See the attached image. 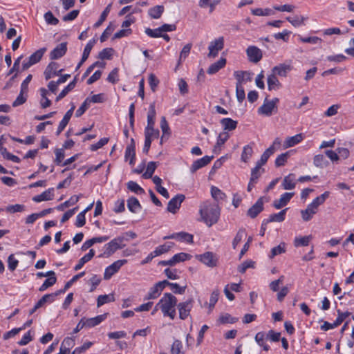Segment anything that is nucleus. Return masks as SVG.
Masks as SVG:
<instances>
[{"instance_id":"nucleus-1","label":"nucleus","mask_w":354,"mask_h":354,"mask_svg":"<svg viewBox=\"0 0 354 354\" xmlns=\"http://www.w3.org/2000/svg\"><path fill=\"white\" fill-rule=\"evenodd\" d=\"M201 219L208 227L216 223L220 216V208L215 203L204 202L199 210Z\"/></svg>"},{"instance_id":"nucleus-2","label":"nucleus","mask_w":354,"mask_h":354,"mask_svg":"<svg viewBox=\"0 0 354 354\" xmlns=\"http://www.w3.org/2000/svg\"><path fill=\"white\" fill-rule=\"evenodd\" d=\"M177 298L171 293H165L163 297L156 304V307H159L164 317H169L171 319L176 317V308L177 306Z\"/></svg>"},{"instance_id":"nucleus-3","label":"nucleus","mask_w":354,"mask_h":354,"mask_svg":"<svg viewBox=\"0 0 354 354\" xmlns=\"http://www.w3.org/2000/svg\"><path fill=\"white\" fill-rule=\"evenodd\" d=\"M124 241H129V239L124 236H119L105 244L104 246V251L103 255L110 257L118 250L124 248L125 244H124L123 242Z\"/></svg>"},{"instance_id":"nucleus-4","label":"nucleus","mask_w":354,"mask_h":354,"mask_svg":"<svg viewBox=\"0 0 354 354\" xmlns=\"http://www.w3.org/2000/svg\"><path fill=\"white\" fill-rule=\"evenodd\" d=\"M279 102V98L274 97L272 100H268L266 97L263 104L258 109V113L266 116H270L272 113L277 112V103Z\"/></svg>"},{"instance_id":"nucleus-5","label":"nucleus","mask_w":354,"mask_h":354,"mask_svg":"<svg viewBox=\"0 0 354 354\" xmlns=\"http://www.w3.org/2000/svg\"><path fill=\"white\" fill-rule=\"evenodd\" d=\"M196 259L209 268L217 266L218 261L217 255L212 252H206L197 255Z\"/></svg>"},{"instance_id":"nucleus-6","label":"nucleus","mask_w":354,"mask_h":354,"mask_svg":"<svg viewBox=\"0 0 354 354\" xmlns=\"http://www.w3.org/2000/svg\"><path fill=\"white\" fill-rule=\"evenodd\" d=\"M193 305L194 299L192 298L178 304L177 308L179 312V318L180 319L185 320L189 316Z\"/></svg>"},{"instance_id":"nucleus-7","label":"nucleus","mask_w":354,"mask_h":354,"mask_svg":"<svg viewBox=\"0 0 354 354\" xmlns=\"http://www.w3.org/2000/svg\"><path fill=\"white\" fill-rule=\"evenodd\" d=\"M224 47V38L220 37L218 39L210 42L208 49L209 53L207 54L208 57H215L218 55V53Z\"/></svg>"},{"instance_id":"nucleus-8","label":"nucleus","mask_w":354,"mask_h":354,"mask_svg":"<svg viewBox=\"0 0 354 354\" xmlns=\"http://www.w3.org/2000/svg\"><path fill=\"white\" fill-rule=\"evenodd\" d=\"M338 317L333 324H330L328 322H324V324L321 326V329L323 330H328L329 329H332L339 326L343 321L350 315L349 312L342 313L339 310H337Z\"/></svg>"},{"instance_id":"nucleus-9","label":"nucleus","mask_w":354,"mask_h":354,"mask_svg":"<svg viewBox=\"0 0 354 354\" xmlns=\"http://www.w3.org/2000/svg\"><path fill=\"white\" fill-rule=\"evenodd\" d=\"M127 260L126 259H120L113 262L106 268L104 273V279L106 280L109 279L123 265L127 263Z\"/></svg>"},{"instance_id":"nucleus-10","label":"nucleus","mask_w":354,"mask_h":354,"mask_svg":"<svg viewBox=\"0 0 354 354\" xmlns=\"http://www.w3.org/2000/svg\"><path fill=\"white\" fill-rule=\"evenodd\" d=\"M63 71V69L59 68V64L57 62H51L46 66L44 75L45 79L48 80L56 75H61Z\"/></svg>"},{"instance_id":"nucleus-11","label":"nucleus","mask_w":354,"mask_h":354,"mask_svg":"<svg viewBox=\"0 0 354 354\" xmlns=\"http://www.w3.org/2000/svg\"><path fill=\"white\" fill-rule=\"evenodd\" d=\"M246 54L250 62H259L263 57L262 51L255 46H250L246 49Z\"/></svg>"},{"instance_id":"nucleus-12","label":"nucleus","mask_w":354,"mask_h":354,"mask_svg":"<svg viewBox=\"0 0 354 354\" xmlns=\"http://www.w3.org/2000/svg\"><path fill=\"white\" fill-rule=\"evenodd\" d=\"M185 196L183 194H177L176 196L172 198L168 203L167 211L175 214L178 209L180 207L181 203L185 200Z\"/></svg>"},{"instance_id":"nucleus-13","label":"nucleus","mask_w":354,"mask_h":354,"mask_svg":"<svg viewBox=\"0 0 354 354\" xmlns=\"http://www.w3.org/2000/svg\"><path fill=\"white\" fill-rule=\"evenodd\" d=\"M292 69V66L291 65V62H289V63H283L275 66L272 71L276 75L286 77L287 74L291 71Z\"/></svg>"},{"instance_id":"nucleus-14","label":"nucleus","mask_w":354,"mask_h":354,"mask_svg":"<svg viewBox=\"0 0 354 354\" xmlns=\"http://www.w3.org/2000/svg\"><path fill=\"white\" fill-rule=\"evenodd\" d=\"M67 50L66 42H63L57 45L50 53V59H57L63 57Z\"/></svg>"},{"instance_id":"nucleus-15","label":"nucleus","mask_w":354,"mask_h":354,"mask_svg":"<svg viewBox=\"0 0 354 354\" xmlns=\"http://www.w3.org/2000/svg\"><path fill=\"white\" fill-rule=\"evenodd\" d=\"M213 158H214L213 156H205L203 157L202 158L195 160L190 167V171L192 173L196 172L198 169L208 165Z\"/></svg>"},{"instance_id":"nucleus-16","label":"nucleus","mask_w":354,"mask_h":354,"mask_svg":"<svg viewBox=\"0 0 354 354\" xmlns=\"http://www.w3.org/2000/svg\"><path fill=\"white\" fill-rule=\"evenodd\" d=\"M293 196V192H286L283 194L279 200L274 201L272 204L273 207L277 209L282 208L290 202Z\"/></svg>"},{"instance_id":"nucleus-17","label":"nucleus","mask_w":354,"mask_h":354,"mask_svg":"<svg viewBox=\"0 0 354 354\" xmlns=\"http://www.w3.org/2000/svg\"><path fill=\"white\" fill-rule=\"evenodd\" d=\"M263 209V198H259L257 201L248 209V216L250 218H255Z\"/></svg>"},{"instance_id":"nucleus-18","label":"nucleus","mask_w":354,"mask_h":354,"mask_svg":"<svg viewBox=\"0 0 354 354\" xmlns=\"http://www.w3.org/2000/svg\"><path fill=\"white\" fill-rule=\"evenodd\" d=\"M106 314L100 315L93 318H82L85 327L91 328L100 324L106 318Z\"/></svg>"},{"instance_id":"nucleus-19","label":"nucleus","mask_w":354,"mask_h":354,"mask_svg":"<svg viewBox=\"0 0 354 354\" xmlns=\"http://www.w3.org/2000/svg\"><path fill=\"white\" fill-rule=\"evenodd\" d=\"M53 192L54 189L50 188L42 192L41 194L34 196L32 200L37 203L52 200L54 196Z\"/></svg>"},{"instance_id":"nucleus-20","label":"nucleus","mask_w":354,"mask_h":354,"mask_svg":"<svg viewBox=\"0 0 354 354\" xmlns=\"http://www.w3.org/2000/svg\"><path fill=\"white\" fill-rule=\"evenodd\" d=\"M226 64V59L221 57L217 62L211 64L208 68L207 72L209 75L217 73L220 69L223 68Z\"/></svg>"},{"instance_id":"nucleus-21","label":"nucleus","mask_w":354,"mask_h":354,"mask_svg":"<svg viewBox=\"0 0 354 354\" xmlns=\"http://www.w3.org/2000/svg\"><path fill=\"white\" fill-rule=\"evenodd\" d=\"M302 140L303 136L301 133L297 134L294 136L288 137L283 143V149L293 147L295 145L301 142Z\"/></svg>"},{"instance_id":"nucleus-22","label":"nucleus","mask_w":354,"mask_h":354,"mask_svg":"<svg viewBox=\"0 0 354 354\" xmlns=\"http://www.w3.org/2000/svg\"><path fill=\"white\" fill-rule=\"evenodd\" d=\"M317 209L314 207L311 203H310L307 208L304 210L301 211V214L303 220L304 221H310L314 214H316Z\"/></svg>"},{"instance_id":"nucleus-23","label":"nucleus","mask_w":354,"mask_h":354,"mask_svg":"<svg viewBox=\"0 0 354 354\" xmlns=\"http://www.w3.org/2000/svg\"><path fill=\"white\" fill-rule=\"evenodd\" d=\"M295 175L290 174L284 177L282 186L284 189L290 190L295 188L296 183L294 182Z\"/></svg>"},{"instance_id":"nucleus-24","label":"nucleus","mask_w":354,"mask_h":354,"mask_svg":"<svg viewBox=\"0 0 354 354\" xmlns=\"http://www.w3.org/2000/svg\"><path fill=\"white\" fill-rule=\"evenodd\" d=\"M237 121L229 118H223L221 120V124L225 131L234 130L237 127Z\"/></svg>"},{"instance_id":"nucleus-25","label":"nucleus","mask_w":354,"mask_h":354,"mask_svg":"<svg viewBox=\"0 0 354 354\" xmlns=\"http://www.w3.org/2000/svg\"><path fill=\"white\" fill-rule=\"evenodd\" d=\"M230 134L227 132H222L219 133L216 143L214 147V151L216 153L220 151L221 147L229 139Z\"/></svg>"},{"instance_id":"nucleus-26","label":"nucleus","mask_w":354,"mask_h":354,"mask_svg":"<svg viewBox=\"0 0 354 354\" xmlns=\"http://www.w3.org/2000/svg\"><path fill=\"white\" fill-rule=\"evenodd\" d=\"M162 289L158 286V284L156 283L153 287H151L148 292L147 295L145 296V299H154L158 298L161 292Z\"/></svg>"},{"instance_id":"nucleus-27","label":"nucleus","mask_w":354,"mask_h":354,"mask_svg":"<svg viewBox=\"0 0 354 354\" xmlns=\"http://www.w3.org/2000/svg\"><path fill=\"white\" fill-rule=\"evenodd\" d=\"M268 87L270 91L276 90L281 87V84L276 75L272 73L268 77Z\"/></svg>"},{"instance_id":"nucleus-28","label":"nucleus","mask_w":354,"mask_h":354,"mask_svg":"<svg viewBox=\"0 0 354 354\" xmlns=\"http://www.w3.org/2000/svg\"><path fill=\"white\" fill-rule=\"evenodd\" d=\"M95 255V252L93 249L90 250L88 254H85L83 257H82L78 263L75 267V270H80L83 266L89 261Z\"/></svg>"},{"instance_id":"nucleus-29","label":"nucleus","mask_w":354,"mask_h":354,"mask_svg":"<svg viewBox=\"0 0 354 354\" xmlns=\"http://www.w3.org/2000/svg\"><path fill=\"white\" fill-rule=\"evenodd\" d=\"M46 50V48H42L37 50L29 57L28 60L32 65L38 63L42 58Z\"/></svg>"},{"instance_id":"nucleus-30","label":"nucleus","mask_w":354,"mask_h":354,"mask_svg":"<svg viewBox=\"0 0 354 354\" xmlns=\"http://www.w3.org/2000/svg\"><path fill=\"white\" fill-rule=\"evenodd\" d=\"M287 208L281 210L280 212L277 214H272L270 215L269 218L266 219V221H268V223L271 222H282L285 220V215L287 211Z\"/></svg>"},{"instance_id":"nucleus-31","label":"nucleus","mask_w":354,"mask_h":354,"mask_svg":"<svg viewBox=\"0 0 354 354\" xmlns=\"http://www.w3.org/2000/svg\"><path fill=\"white\" fill-rule=\"evenodd\" d=\"M127 207L129 211L133 213H136L141 209V205L138 200L135 197H131L128 199Z\"/></svg>"},{"instance_id":"nucleus-32","label":"nucleus","mask_w":354,"mask_h":354,"mask_svg":"<svg viewBox=\"0 0 354 354\" xmlns=\"http://www.w3.org/2000/svg\"><path fill=\"white\" fill-rule=\"evenodd\" d=\"M164 9L163 6H156L149 10L148 14L152 19H159L163 13Z\"/></svg>"},{"instance_id":"nucleus-33","label":"nucleus","mask_w":354,"mask_h":354,"mask_svg":"<svg viewBox=\"0 0 354 354\" xmlns=\"http://www.w3.org/2000/svg\"><path fill=\"white\" fill-rule=\"evenodd\" d=\"M291 153H292V151H286L285 153H283L279 155L275 160V162H274L275 166L277 167H279L285 165L288 159L290 156Z\"/></svg>"},{"instance_id":"nucleus-34","label":"nucleus","mask_w":354,"mask_h":354,"mask_svg":"<svg viewBox=\"0 0 354 354\" xmlns=\"http://www.w3.org/2000/svg\"><path fill=\"white\" fill-rule=\"evenodd\" d=\"M313 164L317 167L324 168L328 166V161L325 158L324 155L318 154L315 156Z\"/></svg>"},{"instance_id":"nucleus-35","label":"nucleus","mask_w":354,"mask_h":354,"mask_svg":"<svg viewBox=\"0 0 354 354\" xmlns=\"http://www.w3.org/2000/svg\"><path fill=\"white\" fill-rule=\"evenodd\" d=\"M154 126H147L145 129V137L149 138L152 141L153 139H156L159 136L158 129H155Z\"/></svg>"},{"instance_id":"nucleus-36","label":"nucleus","mask_w":354,"mask_h":354,"mask_svg":"<svg viewBox=\"0 0 354 354\" xmlns=\"http://www.w3.org/2000/svg\"><path fill=\"white\" fill-rule=\"evenodd\" d=\"M253 154V149L251 145H248L243 147L241 156V161L248 162Z\"/></svg>"},{"instance_id":"nucleus-37","label":"nucleus","mask_w":354,"mask_h":354,"mask_svg":"<svg viewBox=\"0 0 354 354\" xmlns=\"http://www.w3.org/2000/svg\"><path fill=\"white\" fill-rule=\"evenodd\" d=\"M76 84V78L73 80L71 82H70L57 95L56 97V101L58 102L62 98H64L71 91H72Z\"/></svg>"},{"instance_id":"nucleus-38","label":"nucleus","mask_w":354,"mask_h":354,"mask_svg":"<svg viewBox=\"0 0 354 354\" xmlns=\"http://www.w3.org/2000/svg\"><path fill=\"white\" fill-rule=\"evenodd\" d=\"M174 243L173 242H169L167 243L159 245L154 251V254L156 257L160 256L162 254L167 252L173 246Z\"/></svg>"},{"instance_id":"nucleus-39","label":"nucleus","mask_w":354,"mask_h":354,"mask_svg":"<svg viewBox=\"0 0 354 354\" xmlns=\"http://www.w3.org/2000/svg\"><path fill=\"white\" fill-rule=\"evenodd\" d=\"M307 17L298 15H295L294 17H286V20L289 21L295 27H298L303 25Z\"/></svg>"},{"instance_id":"nucleus-40","label":"nucleus","mask_w":354,"mask_h":354,"mask_svg":"<svg viewBox=\"0 0 354 354\" xmlns=\"http://www.w3.org/2000/svg\"><path fill=\"white\" fill-rule=\"evenodd\" d=\"M311 239L312 236L310 235L296 237L294 240V245L295 247L307 246L308 245Z\"/></svg>"},{"instance_id":"nucleus-41","label":"nucleus","mask_w":354,"mask_h":354,"mask_svg":"<svg viewBox=\"0 0 354 354\" xmlns=\"http://www.w3.org/2000/svg\"><path fill=\"white\" fill-rule=\"evenodd\" d=\"M156 115L155 104L153 102L149 106L147 114V126H154Z\"/></svg>"},{"instance_id":"nucleus-42","label":"nucleus","mask_w":354,"mask_h":354,"mask_svg":"<svg viewBox=\"0 0 354 354\" xmlns=\"http://www.w3.org/2000/svg\"><path fill=\"white\" fill-rule=\"evenodd\" d=\"M133 146H127L125 151V159L126 160H129V164L131 165H134L135 158H136V152Z\"/></svg>"},{"instance_id":"nucleus-43","label":"nucleus","mask_w":354,"mask_h":354,"mask_svg":"<svg viewBox=\"0 0 354 354\" xmlns=\"http://www.w3.org/2000/svg\"><path fill=\"white\" fill-rule=\"evenodd\" d=\"M157 167L156 162H149L147 165L146 171L143 174L142 177L145 179L152 178L153 174Z\"/></svg>"},{"instance_id":"nucleus-44","label":"nucleus","mask_w":354,"mask_h":354,"mask_svg":"<svg viewBox=\"0 0 354 354\" xmlns=\"http://www.w3.org/2000/svg\"><path fill=\"white\" fill-rule=\"evenodd\" d=\"M59 292H56L53 294H46L44 295L36 304V308H41L45 303H46L48 300L53 301L54 298L59 295Z\"/></svg>"},{"instance_id":"nucleus-45","label":"nucleus","mask_w":354,"mask_h":354,"mask_svg":"<svg viewBox=\"0 0 354 354\" xmlns=\"http://www.w3.org/2000/svg\"><path fill=\"white\" fill-rule=\"evenodd\" d=\"M111 3H109L104 10V11L102 12L100 19L98 21L94 24L95 28L100 27L102 23L106 20L108 15L109 14L111 9Z\"/></svg>"},{"instance_id":"nucleus-46","label":"nucleus","mask_w":354,"mask_h":354,"mask_svg":"<svg viewBox=\"0 0 354 354\" xmlns=\"http://www.w3.org/2000/svg\"><path fill=\"white\" fill-rule=\"evenodd\" d=\"M285 252H286V243L282 242L279 245L273 248L271 250V252H270V254L269 257L270 259H272L277 255L285 253Z\"/></svg>"},{"instance_id":"nucleus-47","label":"nucleus","mask_w":354,"mask_h":354,"mask_svg":"<svg viewBox=\"0 0 354 354\" xmlns=\"http://www.w3.org/2000/svg\"><path fill=\"white\" fill-rule=\"evenodd\" d=\"M57 281V278L55 276H50L47 279L44 281L43 284L39 288V291L44 292L48 288L53 286Z\"/></svg>"},{"instance_id":"nucleus-48","label":"nucleus","mask_w":354,"mask_h":354,"mask_svg":"<svg viewBox=\"0 0 354 354\" xmlns=\"http://www.w3.org/2000/svg\"><path fill=\"white\" fill-rule=\"evenodd\" d=\"M192 44L191 43H189L186 44L182 49L180 53L179 59L178 62V66H179L182 61L185 60L187 56L189 55L191 48H192Z\"/></svg>"},{"instance_id":"nucleus-49","label":"nucleus","mask_w":354,"mask_h":354,"mask_svg":"<svg viewBox=\"0 0 354 354\" xmlns=\"http://www.w3.org/2000/svg\"><path fill=\"white\" fill-rule=\"evenodd\" d=\"M96 41L95 39H92V40H90L87 44L86 45L85 48H84V52H83V54H82V62H85L89 55H90V53L93 48V47L94 46L95 44Z\"/></svg>"},{"instance_id":"nucleus-50","label":"nucleus","mask_w":354,"mask_h":354,"mask_svg":"<svg viewBox=\"0 0 354 354\" xmlns=\"http://www.w3.org/2000/svg\"><path fill=\"white\" fill-rule=\"evenodd\" d=\"M329 194H330L329 192H325L324 193H323L319 196H317V198H315L311 204L313 205H314L315 207L318 209V207L320 205L323 204L325 202V201L326 200V198L329 196Z\"/></svg>"},{"instance_id":"nucleus-51","label":"nucleus","mask_w":354,"mask_h":354,"mask_svg":"<svg viewBox=\"0 0 354 354\" xmlns=\"http://www.w3.org/2000/svg\"><path fill=\"white\" fill-rule=\"evenodd\" d=\"M127 187L129 190L137 194L145 193V190L137 183L134 181H129L127 183Z\"/></svg>"},{"instance_id":"nucleus-52","label":"nucleus","mask_w":354,"mask_h":354,"mask_svg":"<svg viewBox=\"0 0 354 354\" xmlns=\"http://www.w3.org/2000/svg\"><path fill=\"white\" fill-rule=\"evenodd\" d=\"M80 197L78 196L74 195L71 196L69 200L65 201L64 203L61 204L57 207V209L59 210H63L64 207H68L71 205H75L78 202Z\"/></svg>"},{"instance_id":"nucleus-53","label":"nucleus","mask_w":354,"mask_h":354,"mask_svg":"<svg viewBox=\"0 0 354 354\" xmlns=\"http://www.w3.org/2000/svg\"><path fill=\"white\" fill-rule=\"evenodd\" d=\"M182 342L178 339H176L171 346V354H184V353L182 351Z\"/></svg>"},{"instance_id":"nucleus-54","label":"nucleus","mask_w":354,"mask_h":354,"mask_svg":"<svg viewBox=\"0 0 354 354\" xmlns=\"http://www.w3.org/2000/svg\"><path fill=\"white\" fill-rule=\"evenodd\" d=\"M211 194L212 196L216 201L218 200H223L225 198V194L221 192V189H219L216 187H212L211 188Z\"/></svg>"},{"instance_id":"nucleus-55","label":"nucleus","mask_w":354,"mask_h":354,"mask_svg":"<svg viewBox=\"0 0 354 354\" xmlns=\"http://www.w3.org/2000/svg\"><path fill=\"white\" fill-rule=\"evenodd\" d=\"M114 301V297L113 295H100L97 297V305L98 307L104 305V304H106L108 302L113 301Z\"/></svg>"},{"instance_id":"nucleus-56","label":"nucleus","mask_w":354,"mask_h":354,"mask_svg":"<svg viewBox=\"0 0 354 354\" xmlns=\"http://www.w3.org/2000/svg\"><path fill=\"white\" fill-rule=\"evenodd\" d=\"M85 272H82L76 275H75L69 281H68L65 286H64V288L60 290H58L59 293H64L65 292V291L68 289L75 282L76 280H77L80 277H82L84 275Z\"/></svg>"},{"instance_id":"nucleus-57","label":"nucleus","mask_w":354,"mask_h":354,"mask_svg":"<svg viewBox=\"0 0 354 354\" xmlns=\"http://www.w3.org/2000/svg\"><path fill=\"white\" fill-rule=\"evenodd\" d=\"M89 97H87L85 101L82 104L80 107L76 111L75 116L77 118L80 117L84 114V113L88 109L90 106L89 103Z\"/></svg>"},{"instance_id":"nucleus-58","label":"nucleus","mask_w":354,"mask_h":354,"mask_svg":"<svg viewBox=\"0 0 354 354\" xmlns=\"http://www.w3.org/2000/svg\"><path fill=\"white\" fill-rule=\"evenodd\" d=\"M244 236H245V230L244 229H240L236 233L232 241V246L234 248H236V247L241 241Z\"/></svg>"},{"instance_id":"nucleus-59","label":"nucleus","mask_w":354,"mask_h":354,"mask_svg":"<svg viewBox=\"0 0 354 354\" xmlns=\"http://www.w3.org/2000/svg\"><path fill=\"white\" fill-rule=\"evenodd\" d=\"M113 52V49L111 48H104L99 53L98 57L101 59H110Z\"/></svg>"},{"instance_id":"nucleus-60","label":"nucleus","mask_w":354,"mask_h":354,"mask_svg":"<svg viewBox=\"0 0 354 354\" xmlns=\"http://www.w3.org/2000/svg\"><path fill=\"white\" fill-rule=\"evenodd\" d=\"M237 320H238L237 318L232 317L230 314H227V313L219 317V321L221 324H227V323L234 324V323L236 322Z\"/></svg>"},{"instance_id":"nucleus-61","label":"nucleus","mask_w":354,"mask_h":354,"mask_svg":"<svg viewBox=\"0 0 354 354\" xmlns=\"http://www.w3.org/2000/svg\"><path fill=\"white\" fill-rule=\"evenodd\" d=\"M44 19L47 24L51 25H57L59 23V20L55 17L50 11L45 13Z\"/></svg>"},{"instance_id":"nucleus-62","label":"nucleus","mask_w":354,"mask_h":354,"mask_svg":"<svg viewBox=\"0 0 354 354\" xmlns=\"http://www.w3.org/2000/svg\"><path fill=\"white\" fill-rule=\"evenodd\" d=\"M174 260L176 263L183 262L191 258V255L185 252H180L173 256Z\"/></svg>"},{"instance_id":"nucleus-63","label":"nucleus","mask_w":354,"mask_h":354,"mask_svg":"<svg viewBox=\"0 0 354 354\" xmlns=\"http://www.w3.org/2000/svg\"><path fill=\"white\" fill-rule=\"evenodd\" d=\"M254 262L251 260H248L242 263L239 267L238 270L241 273L245 272L246 270L249 268H253Z\"/></svg>"},{"instance_id":"nucleus-64","label":"nucleus","mask_w":354,"mask_h":354,"mask_svg":"<svg viewBox=\"0 0 354 354\" xmlns=\"http://www.w3.org/2000/svg\"><path fill=\"white\" fill-rule=\"evenodd\" d=\"M178 240L187 243H192L193 236L189 233L181 232L178 233Z\"/></svg>"}]
</instances>
